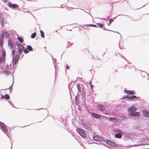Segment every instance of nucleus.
I'll return each instance as SVG.
<instances>
[{
    "instance_id": "nucleus-31",
    "label": "nucleus",
    "mask_w": 149,
    "mask_h": 149,
    "mask_svg": "<svg viewBox=\"0 0 149 149\" xmlns=\"http://www.w3.org/2000/svg\"><path fill=\"white\" fill-rule=\"evenodd\" d=\"M97 24L101 28H102L103 27V25L101 23H97Z\"/></svg>"
},
{
    "instance_id": "nucleus-27",
    "label": "nucleus",
    "mask_w": 149,
    "mask_h": 149,
    "mask_svg": "<svg viewBox=\"0 0 149 149\" xmlns=\"http://www.w3.org/2000/svg\"><path fill=\"white\" fill-rule=\"evenodd\" d=\"M4 98L6 100H8L10 98V96L8 94H5L4 95Z\"/></svg>"
},
{
    "instance_id": "nucleus-17",
    "label": "nucleus",
    "mask_w": 149,
    "mask_h": 149,
    "mask_svg": "<svg viewBox=\"0 0 149 149\" xmlns=\"http://www.w3.org/2000/svg\"><path fill=\"white\" fill-rule=\"evenodd\" d=\"M97 107L101 111H103L104 109V106L102 104H99L97 105Z\"/></svg>"
},
{
    "instance_id": "nucleus-29",
    "label": "nucleus",
    "mask_w": 149,
    "mask_h": 149,
    "mask_svg": "<svg viewBox=\"0 0 149 149\" xmlns=\"http://www.w3.org/2000/svg\"><path fill=\"white\" fill-rule=\"evenodd\" d=\"M17 39L19 41L21 42H22L23 41V39L20 37H18L17 38Z\"/></svg>"
},
{
    "instance_id": "nucleus-18",
    "label": "nucleus",
    "mask_w": 149,
    "mask_h": 149,
    "mask_svg": "<svg viewBox=\"0 0 149 149\" xmlns=\"http://www.w3.org/2000/svg\"><path fill=\"white\" fill-rule=\"evenodd\" d=\"M143 115L146 117H149V112L146 109H144L143 110Z\"/></svg>"
},
{
    "instance_id": "nucleus-6",
    "label": "nucleus",
    "mask_w": 149,
    "mask_h": 149,
    "mask_svg": "<svg viewBox=\"0 0 149 149\" xmlns=\"http://www.w3.org/2000/svg\"><path fill=\"white\" fill-rule=\"evenodd\" d=\"M139 98V97H137L136 96L134 95H133L132 96H131L129 95H126L123 97V99H130L132 100H133V98Z\"/></svg>"
},
{
    "instance_id": "nucleus-45",
    "label": "nucleus",
    "mask_w": 149,
    "mask_h": 149,
    "mask_svg": "<svg viewBox=\"0 0 149 149\" xmlns=\"http://www.w3.org/2000/svg\"><path fill=\"white\" fill-rule=\"evenodd\" d=\"M70 87V84H68V88H69V89H70V87Z\"/></svg>"
},
{
    "instance_id": "nucleus-21",
    "label": "nucleus",
    "mask_w": 149,
    "mask_h": 149,
    "mask_svg": "<svg viewBox=\"0 0 149 149\" xmlns=\"http://www.w3.org/2000/svg\"><path fill=\"white\" fill-rule=\"evenodd\" d=\"M115 137L117 138H121L122 137V135L121 133H118L116 134L115 135Z\"/></svg>"
},
{
    "instance_id": "nucleus-24",
    "label": "nucleus",
    "mask_w": 149,
    "mask_h": 149,
    "mask_svg": "<svg viewBox=\"0 0 149 149\" xmlns=\"http://www.w3.org/2000/svg\"><path fill=\"white\" fill-rule=\"evenodd\" d=\"M27 48L30 51H31L33 50L32 47L30 45H28L27 47Z\"/></svg>"
},
{
    "instance_id": "nucleus-40",
    "label": "nucleus",
    "mask_w": 149,
    "mask_h": 149,
    "mask_svg": "<svg viewBox=\"0 0 149 149\" xmlns=\"http://www.w3.org/2000/svg\"><path fill=\"white\" fill-rule=\"evenodd\" d=\"M9 102L12 105V106L14 107L13 104L11 102V101H9Z\"/></svg>"
},
{
    "instance_id": "nucleus-5",
    "label": "nucleus",
    "mask_w": 149,
    "mask_h": 149,
    "mask_svg": "<svg viewBox=\"0 0 149 149\" xmlns=\"http://www.w3.org/2000/svg\"><path fill=\"white\" fill-rule=\"evenodd\" d=\"M82 126L86 130H91V125L88 123H85L82 124Z\"/></svg>"
},
{
    "instance_id": "nucleus-44",
    "label": "nucleus",
    "mask_w": 149,
    "mask_h": 149,
    "mask_svg": "<svg viewBox=\"0 0 149 149\" xmlns=\"http://www.w3.org/2000/svg\"><path fill=\"white\" fill-rule=\"evenodd\" d=\"M93 86L92 85H91V88L92 89V87Z\"/></svg>"
},
{
    "instance_id": "nucleus-42",
    "label": "nucleus",
    "mask_w": 149,
    "mask_h": 149,
    "mask_svg": "<svg viewBox=\"0 0 149 149\" xmlns=\"http://www.w3.org/2000/svg\"><path fill=\"white\" fill-rule=\"evenodd\" d=\"M4 97V96H3V95H2L1 96V98H3Z\"/></svg>"
},
{
    "instance_id": "nucleus-12",
    "label": "nucleus",
    "mask_w": 149,
    "mask_h": 149,
    "mask_svg": "<svg viewBox=\"0 0 149 149\" xmlns=\"http://www.w3.org/2000/svg\"><path fill=\"white\" fill-rule=\"evenodd\" d=\"M124 91L125 93L127 94L133 95L135 94V91L134 90L128 91L125 89Z\"/></svg>"
},
{
    "instance_id": "nucleus-38",
    "label": "nucleus",
    "mask_w": 149,
    "mask_h": 149,
    "mask_svg": "<svg viewBox=\"0 0 149 149\" xmlns=\"http://www.w3.org/2000/svg\"><path fill=\"white\" fill-rule=\"evenodd\" d=\"M13 83H14V81H13V83H12V85L8 89L10 90V91H11V90H10V89H11L12 90V86L13 85Z\"/></svg>"
},
{
    "instance_id": "nucleus-41",
    "label": "nucleus",
    "mask_w": 149,
    "mask_h": 149,
    "mask_svg": "<svg viewBox=\"0 0 149 149\" xmlns=\"http://www.w3.org/2000/svg\"><path fill=\"white\" fill-rule=\"evenodd\" d=\"M66 68L68 69H69V67L68 65H66Z\"/></svg>"
},
{
    "instance_id": "nucleus-3",
    "label": "nucleus",
    "mask_w": 149,
    "mask_h": 149,
    "mask_svg": "<svg viewBox=\"0 0 149 149\" xmlns=\"http://www.w3.org/2000/svg\"><path fill=\"white\" fill-rule=\"evenodd\" d=\"M0 126L1 130L6 134L8 132V130L6 125L0 121Z\"/></svg>"
},
{
    "instance_id": "nucleus-35",
    "label": "nucleus",
    "mask_w": 149,
    "mask_h": 149,
    "mask_svg": "<svg viewBox=\"0 0 149 149\" xmlns=\"http://www.w3.org/2000/svg\"><path fill=\"white\" fill-rule=\"evenodd\" d=\"M24 53L25 54H27V53H28L29 52V50L27 49H24Z\"/></svg>"
},
{
    "instance_id": "nucleus-25",
    "label": "nucleus",
    "mask_w": 149,
    "mask_h": 149,
    "mask_svg": "<svg viewBox=\"0 0 149 149\" xmlns=\"http://www.w3.org/2000/svg\"><path fill=\"white\" fill-rule=\"evenodd\" d=\"M19 48V53L20 54H21L23 52V49H24H24H23V48L22 47H20Z\"/></svg>"
},
{
    "instance_id": "nucleus-8",
    "label": "nucleus",
    "mask_w": 149,
    "mask_h": 149,
    "mask_svg": "<svg viewBox=\"0 0 149 149\" xmlns=\"http://www.w3.org/2000/svg\"><path fill=\"white\" fill-rule=\"evenodd\" d=\"M140 115L139 112H134L129 113L128 116L130 117V118H132V117L134 116V117L138 116Z\"/></svg>"
},
{
    "instance_id": "nucleus-16",
    "label": "nucleus",
    "mask_w": 149,
    "mask_h": 149,
    "mask_svg": "<svg viewBox=\"0 0 149 149\" xmlns=\"http://www.w3.org/2000/svg\"><path fill=\"white\" fill-rule=\"evenodd\" d=\"M77 87V88L78 89V92H81V89L82 90L83 89V88L84 87L82 86H80V84L79 83H77L76 84Z\"/></svg>"
},
{
    "instance_id": "nucleus-7",
    "label": "nucleus",
    "mask_w": 149,
    "mask_h": 149,
    "mask_svg": "<svg viewBox=\"0 0 149 149\" xmlns=\"http://www.w3.org/2000/svg\"><path fill=\"white\" fill-rule=\"evenodd\" d=\"M8 46L10 47L11 49H12L15 46V43L13 40L11 39L8 40Z\"/></svg>"
},
{
    "instance_id": "nucleus-30",
    "label": "nucleus",
    "mask_w": 149,
    "mask_h": 149,
    "mask_svg": "<svg viewBox=\"0 0 149 149\" xmlns=\"http://www.w3.org/2000/svg\"><path fill=\"white\" fill-rule=\"evenodd\" d=\"M2 72H3L5 74H8L10 73V72L8 70H6Z\"/></svg>"
},
{
    "instance_id": "nucleus-19",
    "label": "nucleus",
    "mask_w": 149,
    "mask_h": 149,
    "mask_svg": "<svg viewBox=\"0 0 149 149\" xmlns=\"http://www.w3.org/2000/svg\"><path fill=\"white\" fill-rule=\"evenodd\" d=\"M15 44L17 46V48H19L20 47H22L23 48V49L24 48V47L18 41H16L15 42Z\"/></svg>"
},
{
    "instance_id": "nucleus-33",
    "label": "nucleus",
    "mask_w": 149,
    "mask_h": 149,
    "mask_svg": "<svg viewBox=\"0 0 149 149\" xmlns=\"http://www.w3.org/2000/svg\"><path fill=\"white\" fill-rule=\"evenodd\" d=\"M4 36V34H3V32H2V33L1 34L0 37V39H2L3 40V38Z\"/></svg>"
},
{
    "instance_id": "nucleus-22",
    "label": "nucleus",
    "mask_w": 149,
    "mask_h": 149,
    "mask_svg": "<svg viewBox=\"0 0 149 149\" xmlns=\"http://www.w3.org/2000/svg\"><path fill=\"white\" fill-rule=\"evenodd\" d=\"M3 34H4V36H5V37L8 38L9 36V34L6 31H3Z\"/></svg>"
},
{
    "instance_id": "nucleus-26",
    "label": "nucleus",
    "mask_w": 149,
    "mask_h": 149,
    "mask_svg": "<svg viewBox=\"0 0 149 149\" xmlns=\"http://www.w3.org/2000/svg\"><path fill=\"white\" fill-rule=\"evenodd\" d=\"M3 43V40L0 39V46L2 47Z\"/></svg>"
},
{
    "instance_id": "nucleus-14",
    "label": "nucleus",
    "mask_w": 149,
    "mask_h": 149,
    "mask_svg": "<svg viewBox=\"0 0 149 149\" xmlns=\"http://www.w3.org/2000/svg\"><path fill=\"white\" fill-rule=\"evenodd\" d=\"M0 20L1 24L2 26L3 27V24L4 23V19L2 15L1 14H0Z\"/></svg>"
},
{
    "instance_id": "nucleus-11",
    "label": "nucleus",
    "mask_w": 149,
    "mask_h": 149,
    "mask_svg": "<svg viewBox=\"0 0 149 149\" xmlns=\"http://www.w3.org/2000/svg\"><path fill=\"white\" fill-rule=\"evenodd\" d=\"M109 121H112L114 123H116L118 121V119L117 118L115 117L108 118Z\"/></svg>"
},
{
    "instance_id": "nucleus-46",
    "label": "nucleus",
    "mask_w": 149,
    "mask_h": 149,
    "mask_svg": "<svg viewBox=\"0 0 149 149\" xmlns=\"http://www.w3.org/2000/svg\"><path fill=\"white\" fill-rule=\"evenodd\" d=\"M103 30H107L105 28H104V29H103Z\"/></svg>"
},
{
    "instance_id": "nucleus-9",
    "label": "nucleus",
    "mask_w": 149,
    "mask_h": 149,
    "mask_svg": "<svg viewBox=\"0 0 149 149\" xmlns=\"http://www.w3.org/2000/svg\"><path fill=\"white\" fill-rule=\"evenodd\" d=\"M106 143L111 147H115L116 146V144L115 143L109 140L107 141Z\"/></svg>"
},
{
    "instance_id": "nucleus-20",
    "label": "nucleus",
    "mask_w": 149,
    "mask_h": 149,
    "mask_svg": "<svg viewBox=\"0 0 149 149\" xmlns=\"http://www.w3.org/2000/svg\"><path fill=\"white\" fill-rule=\"evenodd\" d=\"M124 137L125 138H126L127 139H131L132 137L130 136V135L128 134H124Z\"/></svg>"
},
{
    "instance_id": "nucleus-2",
    "label": "nucleus",
    "mask_w": 149,
    "mask_h": 149,
    "mask_svg": "<svg viewBox=\"0 0 149 149\" xmlns=\"http://www.w3.org/2000/svg\"><path fill=\"white\" fill-rule=\"evenodd\" d=\"M77 131L79 134L84 138L86 137V134L84 130H82L81 128L78 127Z\"/></svg>"
},
{
    "instance_id": "nucleus-1",
    "label": "nucleus",
    "mask_w": 149,
    "mask_h": 149,
    "mask_svg": "<svg viewBox=\"0 0 149 149\" xmlns=\"http://www.w3.org/2000/svg\"><path fill=\"white\" fill-rule=\"evenodd\" d=\"M16 52V50L15 49H13L12 51V54L13 56V58L12 60V61L13 63V65H15L17 63L18 61L19 55L18 54H16L15 55V57H14V55Z\"/></svg>"
},
{
    "instance_id": "nucleus-15",
    "label": "nucleus",
    "mask_w": 149,
    "mask_h": 149,
    "mask_svg": "<svg viewBox=\"0 0 149 149\" xmlns=\"http://www.w3.org/2000/svg\"><path fill=\"white\" fill-rule=\"evenodd\" d=\"M90 113L92 116L96 118L100 119L101 118V116L99 114L93 112H91Z\"/></svg>"
},
{
    "instance_id": "nucleus-32",
    "label": "nucleus",
    "mask_w": 149,
    "mask_h": 149,
    "mask_svg": "<svg viewBox=\"0 0 149 149\" xmlns=\"http://www.w3.org/2000/svg\"><path fill=\"white\" fill-rule=\"evenodd\" d=\"M36 35V33L35 32L33 33L31 35V38H34L35 37Z\"/></svg>"
},
{
    "instance_id": "nucleus-13",
    "label": "nucleus",
    "mask_w": 149,
    "mask_h": 149,
    "mask_svg": "<svg viewBox=\"0 0 149 149\" xmlns=\"http://www.w3.org/2000/svg\"><path fill=\"white\" fill-rule=\"evenodd\" d=\"M129 112L131 113L135 112L136 111V109L134 107H131L128 110Z\"/></svg>"
},
{
    "instance_id": "nucleus-36",
    "label": "nucleus",
    "mask_w": 149,
    "mask_h": 149,
    "mask_svg": "<svg viewBox=\"0 0 149 149\" xmlns=\"http://www.w3.org/2000/svg\"><path fill=\"white\" fill-rule=\"evenodd\" d=\"M113 20L112 19H111L109 20V23L108 24V25H110L111 23L113 21Z\"/></svg>"
},
{
    "instance_id": "nucleus-4",
    "label": "nucleus",
    "mask_w": 149,
    "mask_h": 149,
    "mask_svg": "<svg viewBox=\"0 0 149 149\" xmlns=\"http://www.w3.org/2000/svg\"><path fill=\"white\" fill-rule=\"evenodd\" d=\"M94 140L98 141H105L104 138L99 136L98 135H96L93 137Z\"/></svg>"
},
{
    "instance_id": "nucleus-28",
    "label": "nucleus",
    "mask_w": 149,
    "mask_h": 149,
    "mask_svg": "<svg viewBox=\"0 0 149 149\" xmlns=\"http://www.w3.org/2000/svg\"><path fill=\"white\" fill-rule=\"evenodd\" d=\"M40 33H41V36L43 38H44L45 37V34L44 32L42 30L40 31Z\"/></svg>"
},
{
    "instance_id": "nucleus-47",
    "label": "nucleus",
    "mask_w": 149,
    "mask_h": 149,
    "mask_svg": "<svg viewBox=\"0 0 149 149\" xmlns=\"http://www.w3.org/2000/svg\"><path fill=\"white\" fill-rule=\"evenodd\" d=\"M4 1L5 2H6V0H4Z\"/></svg>"
},
{
    "instance_id": "nucleus-39",
    "label": "nucleus",
    "mask_w": 149,
    "mask_h": 149,
    "mask_svg": "<svg viewBox=\"0 0 149 149\" xmlns=\"http://www.w3.org/2000/svg\"><path fill=\"white\" fill-rule=\"evenodd\" d=\"M121 130H116V132H121ZM121 133L123 134V133L122 132H121Z\"/></svg>"
},
{
    "instance_id": "nucleus-37",
    "label": "nucleus",
    "mask_w": 149,
    "mask_h": 149,
    "mask_svg": "<svg viewBox=\"0 0 149 149\" xmlns=\"http://www.w3.org/2000/svg\"><path fill=\"white\" fill-rule=\"evenodd\" d=\"M4 58V57H0V63L2 62V61L3 60Z\"/></svg>"
},
{
    "instance_id": "nucleus-23",
    "label": "nucleus",
    "mask_w": 149,
    "mask_h": 149,
    "mask_svg": "<svg viewBox=\"0 0 149 149\" xmlns=\"http://www.w3.org/2000/svg\"><path fill=\"white\" fill-rule=\"evenodd\" d=\"M2 52L3 57L5 58L6 55V53L5 50L3 48H2Z\"/></svg>"
},
{
    "instance_id": "nucleus-10",
    "label": "nucleus",
    "mask_w": 149,
    "mask_h": 149,
    "mask_svg": "<svg viewBox=\"0 0 149 149\" xmlns=\"http://www.w3.org/2000/svg\"><path fill=\"white\" fill-rule=\"evenodd\" d=\"M8 6L12 8H17L19 7L18 5L16 4H12L10 2H9L8 3Z\"/></svg>"
},
{
    "instance_id": "nucleus-34",
    "label": "nucleus",
    "mask_w": 149,
    "mask_h": 149,
    "mask_svg": "<svg viewBox=\"0 0 149 149\" xmlns=\"http://www.w3.org/2000/svg\"><path fill=\"white\" fill-rule=\"evenodd\" d=\"M93 26V27H97V26L94 24H87L86 25V26Z\"/></svg>"
},
{
    "instance_id": "nucleus-43",
    "label": "nucleus",
    "mask_w": 149,
    "mask_h": 149,
    "mask_svg": "<svg viewBox=\"0 0 149 149\" xmlns=\"http://www.w3.org/2000/svg\"><path fill=\"white\" fill-rule=\"evenodd\" d=\"M77 96H76L75 98V101H76V100L77 99Z\"/></svg>"
}]
</instances>
